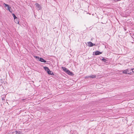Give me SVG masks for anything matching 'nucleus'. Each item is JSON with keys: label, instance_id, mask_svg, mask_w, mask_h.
Returning <instances> with one entry per match:
<instances>
[{"label": "nucleus", "instance_id": "f257e3e1", "mask_svg": "<svg viewBox=\"0 0 134 134\" xmlns=\"http://www.w3.org/2000/svg\"><path fill=\"white\" fill-rule=\"evenodd\" d=\"M131 71H132L131 69H128L123 70L122 72L124 74H131L132 73Z\"/></svg>", "mask_w": 134, "mask_h": 134}, {"label": "nucleus", "instance_id": "f03ea898", "mask_svg": "<svg viewBox=\"0 0 134 134\" xmlns=\"http://www.w3.org/2000/svg\"><path fill=\"white\" fill-rule=\"evenodd\" d=\"M3 5H4V6L5 7H7V10H9V12H10L11 13H12V10L11 8V7H10V6L9 5H8V4H6L4 3Z\"/></svg>", "mask_w": 134, "mask_h": 134}, {"label": "nucleus", "instance_id": "7ed1b4c3", "mask_svg": "<svg viewBox=\"0 0 134 134\" xmlns=\"http://www.w3.org/2000/svg\"><path fill=\"white\" fill-rule=\"evenodd\" d=\"M34 57L37 59L39 60V61L41 62L44 63H46V60L41 58H39L38 57L36 56H35Z\"/></svg>", "mask_w": 134, "mask_h": 134}, {"label": "nucleus", "instance_id": "20e7f679", "mask_svg": "<svg viewBox=\"0 0 134 134\" xmlns=\"http://www.w3.org/2000/svg\"><path fill=\"white\" fill-rule=\"evenodd\" d=\"M35 5H36V7L37 8V9L38 10H41V6H40L39 4L36 3L35 4Z\"/></svg>", "mask_w": 134, "mask_h": 134}, {"label": "nucleus", "instance_id": "39448f33", "mask_svg": "<svg viewBox=\"0 0 134 134\" xmlns=\"http://www.w3.org/2000/svg\"><path fill=\"white\" fill-rule=\"evenodd\" d=\"M88 46L90 47H92L93 46H94L95 44L92 43L91 42H88Z\"/></svg>", "mask_w": 134, "mask_h": 134}, {"label": "nucleus", "instance_id": "423d86ee", "mask_svg": "<svg viewBox=\"0 0 134 134\" xmlns=\"http://www.w3.org/2000/svg\"><path fill=\"white\" fill-rule=\"evenodd\" d=\"M102 53L101 52H100L98 51H96L95 53V54L96 55H97L101 54Z\"/></svg>", "mask_w": 134, "mask_h": 134}, {"label": "nucleus", "instance_id": "0eeeda50", "mask_svg": "<svg viewBox=\"0 0 134 134\" xmlns=\"http://www.w3.org/2000/svg\"><path fill=\"white\" fill-rule=\"evenodd\" d=\"M66 72L70 75H72L73 74V73L68 70H67V72Z\"/></svg>", "mask_w": 134, "mask_h": 134}, {"label": "nucleus", "instance_id": "6e6552de", "mask_svg": "<svg viewBox=\"0 0 134 134\" xmlns=\"http://www.w3.org/2000/svg\"><path fill=\"white\" fill-rule=\"evenodd\" d=\"M47 73L49 75H54V74L53 73V72L52 71H50V70H49L48 71H47Z\"/></svg>", "mask_w": 134, "mask_h": 134}, {"label": "nucleus", "instance_id": "1a4fd4ad", "mask_svg": "<svg viewBox=\"0 0 134 134\" xmlns=\"http://www.w3.org/2000/svg\"><path fill=\"white\" fill-rule=\"evenodd\" d=\"M96 76L95 75H92L91 76H87V78H94L96 77Z\"/></svg>", "mask_w": 134, "mask_h": 134}, {"label": "nucleus", "instance_id": "9d476101", "mask_svg": "<svg viewBox=\"0 0 134 134\" xmlns=\"http://www.w3.org/2000/svg\"><path fill=\"white\" fill-rule=\"evenodd\" d=\"M43 68L45 71H47H47H48L49 70L48 68L46 66L44 67Z\"/></svg>", "mask_w": 134, "mask_h": 134}, {"label": "nucleus", "instance_id": "9b49d317", "mask_svg": "<svg viewBox=\"0 0 134 134\" xmlns=\"http://www.w3.org/2000/svg\"><path fill=\"white\" fill-rule=\"evenodd\" d=\"M62 69L65 72H67V70H68V69H67L65 67H62Z\"/></svg>", "mask_w": 134, "mask_h": 134}, {"label": "nucleus", "instance_id": "f8f14e48", "mask_svg": "<svg viewBox=\"0 0 134 134\" xmlns=\"http://www.w3.org/2000/svg\"><path fill=\"white\" fill-rule=\"evenodd\" d=\"M15 21V23H16L19 24V19L18 18H17V19H16L14 20Z\"/></svg>", "mask_w": 134, "mask_h": 134}, {"label": "nucleus", "instance_id": "ddd939ff", "mask_svg": "<svg viewBox=\"0 0 134 134\" xmlns=\"http://www.w3.org/2000/svg\"><path fill=\"white\" fill-rule=\"evenodd\" d=\"M12 15L13 16L14 20H15V19H17V18H18L16 17V16L15 15V14H13V13L12 14Z\"/></svg>", "mask_w": 134, "mask_h": 134}, {"label": "nucleus", "instance_id": "4468645a", "mask_svg": "<svg viewBox=\"0 0 134 134\" xmlns=\"http://www.w3.org/2000/svg\"><path fill=\"white\" fill-rule=\"evenodd\" d=\"M102 60L105 62H106V60L104 58H103L102 59Z\"/></svg>", "mask_w": 134, "mask_h": 134}, {"label": "nucleus", "instance_id": "2eb2a0df", "mask_svg": "<svg viewBox=\"0 0 134 134\" xmlns=\"http://www.w3.org/2000/svg\"><path fill=\"white\" fill-rule=\"evenodd\" d=\"M131 71L132 72H134V68L133 69H131Z\"/></svg>", "mask_w": 134, "mask_h": 134}, {"label": "nucleus", "instance_id": "dca6fc26", "mask_svg": "<svg viewBox=\"0 0 134 134\" xmlns=\"http://www.w3.org/2000/svg\"><path fill=\"white\" fill-rule=\"evenodd\" d=\"M2 100H4V99H3V98H2Z\"/></svg>", "mask_w": 134, "mask_h": 134}, {"label": "nucleus", "instance_id": "f3484780", "mask_svg": "<svg viewBox=\"0 0 134 134\" xmlns=\"http://www.w3.org/2000/svg\"><path fill=\"white\" fill-rule=\"evenodd\" d=\"M133 35H133V34L131 36L132 37V38H133V37H132V36H133Z\"/></svg>", "mask_w": 134, "mask_h": 134}, {"label": "nucleus", "instance_id": "a211bd4d", "mask_svg": "<svg viewBox=\"0 0 134 134\" xmlns=\"http://www.w3.org/2000/svg\"><path fill=\"white\" fill-rule=\"evenodd\" d=\"M87 76H86V77H86V78H87Z\"/></svg>", "mask_w": 134, "mask_h": 134}]
</instances>
